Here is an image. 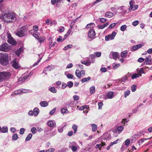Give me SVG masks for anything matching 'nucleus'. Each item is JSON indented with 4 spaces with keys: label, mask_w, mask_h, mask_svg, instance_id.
<instances>
[{
    "label": "nucleus",
    "mask_w": 152,
    "mask_h": 152,
    "mask_svg": "<svg viewBox=\"0 0 152 152\" xmlns=\"http://www.w3.org/2000/svg\"><path fill=\"white\" fill-rule=\"evenodd\" d=\"M11 63L12 66L15 69H18L20 67V66L19 65L18 62L17 61V60L15 58L13 60L11 61Z\"/></svg>",
    "instance_id": "obj_6"
},
{
    "label": "nucleus",
    "mask_w": 152,
    "mask_h": 152,
    "mask_svg": "<svg viewBox=\"0 0 152 152\" xmlns=\"http://www.w3.org/2000/svg\"><path fill=\"white\" fill-rule=\"evenodd\" d=\"M77 145L74 142H72L69 144V147L71 149L73 152L76 151L77 149Z\"/></svg>",
    "instance_id": "obj_11"
},
{
    "label": "nucleus",
    "mask_w": 152,
    "mask_h": 152,
    "mask_svg": "<svg viewBox=\"0 0 152 152\" xmlns=\"http://www.w3.org/2000/svg\"><path fill=\"white\" fill-rule=\"evenodd\" d=\"M21 47H20L19 49L17 50L15 52V53L18 56H19L22 50Z\"/></svg>",
    "instance_id": "obj_28"
},
{
    "label": "nucleus",
    "mask_w": 152,
    "mask_h": 152,
    "mask_svg": "<svg viewBox=\"0 0 152 152\" xmlns=\"http://www.w3.org/2000/svg\"><path fill=\"white\" fill-rule=\"evenodd\" d=\"M61 112L63 114V115H64V114L67 113H68L69 111L67 109L61 108Z\"/></svg>",
    "instance_id": "obj_27"
},
{
    "label": "nucleus",
    "mask_w": 152,
    "mask_h": 152,
    "mask_svg": "<svg viewBox=\"0 0 152 152\" xmlns=\"http://www.w3.org/2000/svg\"><path fill=\"white\" fill-rule=\"evenodd\" d=\"M94 54L95 56L97 57H99L101 56V53L99 52H96L94 53Z\"/></svg>",
    "instance_id": "obj_45"
},
{
    "label": "nucleus",
    "mask_w": 152,
    "mask_h": 152,
    "mask_svg": "<svg viewBox=\"0 0 152 152\" xmlns=\"http://www.w3.org/2000/svg\"><path fill=\"white\" fill-rule=\"evenodd\" d=\"M130 143V141L129 140L127 139L126 140H125V145L128 146L129 145V144Z\"/></svg>",
    "instance_id": "obj_56"
},
{
    "label": "nucleus",
    "mask_w": 152,
    "mask_h": 152,
    "mask_svg": "<svg viewBox=\"0 0 152 152\" xmlns=\"http://www.w3.org/2000/svg\"><path fill=\"white\" fill-rule=\"evenodd\" d=\"M81 62L82 64H85L87 66H89L91 63V62L89 59L87 60L86 61H81Z\"/></svg>",
    "instance_id": "obj_16"
},
{
    "label": "nucleus",
    "mask_w": 152,
    "mask_h": 152,
    "mask_svg": "<svg viewBox=\"0 0 152 152\" xmlns=\"http://www.w3.org/2000/svg\"><path fill=\"white\" fill-rule=\"evenodd\" d=\"M48 126L50 127H53L54 125L53 122L52 121H48Z\"/></svg>",
    "instance_id": "obj_40"
},
{
    "label": "nucleus",
    "mask_w": 152,
    "mask_h": 152,
    "mask_svg": "<svg viewBox=\"0 0 152 152\" xmlns=\"http://www.w3.org/2000/svg\"><path fill=\"white\" fill-rule=\"evenodd\" d=\"M3 75L1 72H0V82H2L3 80H5Z\"/></svg>",
    "instance_id": "obj_39"
},
{
    "label": "nucleus",
    "mask_w": 152,
    "mask_h": 152,
    "mask_svg": "<svg viewBox=\"0 0 152 152\" xmlns=\"http://www.w3.org/2000/svg\"><path fill=\"white\" fill-rule=\"evenodd\" d=\"M60 28L58 30V32H63L65 30V28L63 26H61L60 27Z\"/></svg>",
    "instance_id": "obj_51"
},
{
    "label": "nucleus",
    "mask_w": 152,
    "mask_h": 152,
    "mask_svg": "<svg viewBox=\"0 0 152 152\" xmlns=\"http://www.w3.org/2000/svg\"><path fill=\"white\" fill-rule=\"evenodd\" d=\"M66 125L64 126H60L58 127V131L60 133H62L63 132V129L64 127L66 126Z\"/></svg>",
    "instance_id": "obj_36"
},
{
    "label": "nucleus",
    "mask_w": 152,
    "mask_h": 152,
    "mask_svg": "<svg viewBox=\"0 0 152 152\" xmlns=\"http://www.w3.org/2000/svg\"><path fill=\"white\" fill-rule=\"evenodd\" d=\"M45 23L48 25L50 24L51 26L52 24V21L50 19H47L45 21Z\"/></svg>",
    "instance_id": "obj_35"
},
{
    "label": "nucleus",
    "mask_w": 152,
    "mask_h": 152,
    "mask_svg": "<svg viewBox=\"0 0 152 152\" xmlns=\"http://www.w3.org/2000/svg\"><path fill=\"white\" fill-rule=\"evenodd\" d=\"M124 129V127L122 126H118L117 129V130L118 132H121L123 129Z\"/></svg>",
    "instance_id": "obj_49"
},
{
    "label": "nucleus",
    "mask_w": 152,
    "mask_h": 152,
    "mask_svg": "<svg viewBox=\"0 0 152 152\" xmlns=\"http://www.w3.org/2000/svg\"><path fill=\"white\" fill-rule=\"evenodd\" d=\"M128 53L126 50L124 51L121 53V56L122 58H126L127 55Z\"/></svg>",
    "instance_id": "obj_20"
},
{
    "label": "nucleus",
    "mask_w": 152,
    "mask_h": 152,
    "mask_svg": "<svg viewBox=\"0 0 152 152\" xmlns=\"http://www.w3.org/2000/svg\"><path fill=\"white\" fill-rule=\"evenodd\" d=\"M113 15V13L110 12L108 11L105 13V16L107 17L110 18L112 17Z\"/></svg>",
    "instance_id": "obj_22"
},
{
    "label": "nucleus",
    "mask_w": 152,
    "mask_h": 152,
    "mask_svg": "<svg viewBox=\"0 0 152 152\" xmlns=\"http://www.w3.org/2000/svg\"><path fill=\"white\" fill-rule=\"evenodd\" d=\"M55 67V66L53 65H49L44 68L43 72H44V71H50L53 69Z\"/></svg>",
    "instance_id": "obj_13"
},
{
    "label": "nucleus",
    "mask_w": 152,
    "mask_h": 152,
    "mask_svg": "<svg viewBox=\"0 0 152 152\" xmlns=\"http://www.w3.org/2000/svg\"><path fill=\"white\" fill-rule=\"evenodd\" d=\"M67 77L69 79H73V76L71 74H69L66 75Z\"/></svg>",
    "instance_id": "obj_61"
},
{
    "label": "nucleus",
    "mask_w": 152,
    "mask_h": 152,
    "mask_svg": "<svg viewBox=\"0 0 152 152\" xmlns=\"http://www.w3.org/2000/svg\"><path fill=\"white\" fill-rule=\"evenodd\" d=\"M99 20L100 22L102 23H104L107 21V19L104 18H101Z\"/></svg>",
    "instance_id": "obj_59"
},
{
    "label": "nucleus",
    "mask_w": 152,
    "mask_h": 152,
    "mask_svg": "<svg viewBox=\"0 0 152 152\" xmlns=\"http://www.w3.org/2000/svg\"><path fill=\"white\" fill-rule=\"evenodd\" d=\"M91 78L90 77H88L87 78H84L81 80V82L83 83L85 82H88L90 80Z\"/></svg>",
    "instance_id": "obj_29"
},
{
    "label": "nucleus",
    "mask_w": 152,
    "mask_h": 152,
    "mask_svg": "<svg viewBox=\"0 0 152 152\" xmlns=\"http://www.w3.org/2000/svg\"><path fill=\"white\" fill-rule=\"evenodd\" d=\"M25 132V129L23 128H21L20 129L19 133L20 134H24Z\"/></svg>",
    "instance_id": "obj_60"
},
{
    "label": "nucleus",
    "mask_w": 152,
    "mask_h": 152,
    "mask_svg": "<svg viewBox=\"0 0 152 152\" xmlns=\"http://www.w3.org/2000/svg\"><path fill=\"white\" fill-rule=\"evenodd\" d=\"M109 24L108 22H107L102 25H99L97 26L99 29H102L105 27L107 26Z\"/></svg>",
    "instance_id": "obj_17"
},
{
    "label": "nucleus",
    "mask_w": 152,
    "mask_h": 152,
    "mask_svg": "<svg viewBox=\"0 0 152 152\" xmlns=\"http://www.w3.org/2000/svg\"><path fill=\"white\" fill-rule=\"evenodd\" d=\"M130 93V90H128L127 91H125L124 92V97L125 98H126L128 96Z\"/></svg>",
    "instance_id": "obj_47"
},
{
    "label": "nucleus",
    "mask_w": 152,
    "mask_h": 152,
    "mask_svg": "<svg viewBox=\"0 0 152 152\" xmlns=\"http://www.w3.org/2000/svg\"><path fill=\"white\" fill-rule=\"evenodd\" d=\"M9 45L7 43H4L0 46V51L7 52L9 50Z\"/></svg>",
    "instance_id": "obj_9"
},
{
    "label": "nucleus",
    "mask_w": 152,
    "mask_h": 152,
    "mask_svg": "<svg viewBox=\"0 0 152 152\" xmlns=\"http://www.w3.org/2000/svg\"><path fill=\"white\" fill-rule=\"evenodd\" d=\"M36 130V129L34 127H32L31 129V131L33 134H35Z\"/></svg>",
    "instance_id": "obj_55"
},
{
    "label": "nucleus",
    "mask_w": 152,
    "mask_h": 152,
    "mask_svg": "<svg viewBox=\"0 0 152 152\" xmlns=\"http://www.w3.org/2000/svg\"><path fill=\"white\" fill-rule=\"evenodd\" d=\"M89 91L90 93L91 94H94L95 91V87L94 86H93L91 87L90 88Z\"/></svg>",
    "instance_id": "obj_31"
},
{
    "label": "nucleus",
    "mask_w": 152,
    "mask_h": 152,
    "mask_svg": "<svg viewBox=\"0 0 152 152\" xmlns=\"http://www.w3.org/2000/svg\"><path fill=\"white\" fill-rule=\"evenodd\" d=\"M140 75L139 74H134L132 75V79H134L135 78H136L137 77H139Z\"/></svg>",
    "instance_id": "obj_37"
},
{
    "label": "nucleus",
    "mask_w": 152,
    "mask_h": 152,
    "mask_svg": "<svg viewBox=\"0 0 152 152\" xmlns=\"http://www.w3.org/2000/svg\"><path fill=\"white\" fill-rule=\"evenodd\" d=\"M49 90L51 92H52L53 93H55L57 92V91L56 89L55 88L53 87L50 88L49 89Z\"/></svg>",
    "instance_id": "obj_30"
},
{
    "label": "nucleus",
    "mask_w": 152,
    "mask_h": 152,
    "mask_svg": "<svg viewBox=\"0 0 152 152\" xmlns=\"http://www.w3.org/2000/svg\"><path fill=\"white\" fill-rule=\"evenodd\" d=\"M1 73L4 75V78L5 80H8L10 78L11 76V74L9 72H2Z\"/></svg>",
    "instance_id": "obj_12"
},
{
    "label": "nucleus",
    "mask_w": 152,
    "mask_h": 152,
    "mask_svg": "<svg viewBox=\"0 0 152 152\" xmlns=\"http://www.w3.org/2000/svg\"><path fill=\"white\" fill-rule=\"evenodd\" d=\"M116 33L115 31H113L112 34H110L106 36L105 37V39L106 41H108L109 39H113L115 37L116 35Z\"/></svg>",
    "instance_id": "obj_7"
},
{
    "label": "nucleus",
    "mask_w": 152,
    "mask_h": 152,
    "mask_svg": "<svg viewBox=\"0 0 152 152\" xmlns=\"http://www.w3.org/2000/svg\"><path fill=\"white\" fill-rule=\"evenodd\" d=\"M18 138V136L17 134H14L12 136V139L14 140H16Z\"/></svg>",
    "instance_id": "obj_43"
},
{
    "label": "nucleus",
    "mask_w": 152,
    "mask_h": 152,
    "mask_svg": "<svg viewBox=\"0 0 152 152\" xmlns=\"http://www.w3.org/2000/svg\"><path fill=\"white\" fill-rule=\"evenodd\" d=\"M26 28L24 26H22L19 28L18 31L16 33L17 36L20 37H22L25 35V32Z\"/></svg>",
    "instance_id": "obj_3"
},
{
    "label": "nucleus",
    "mask_w": 152,
    "mask_h": 152,
    "mask_svg": "<svg viewBox=\"0 0 152 152\" xmlns=\"http://www.w3.org/2000/svg\"><path fill=\"white\" fill-rule=\"evenodd\" d=\"M75 74L76 76L79 78H81V75L80 74V71L79 69H76L75 71Z\"/></svg>",
    "instance_id": "obj_32"
},
{
    "label": "nucleus",
    "mask_w": 152,
    "mask_h": 152,
    "mask_svg": "<svg viewBox=\"0 0 152 152\" xmlns=\"http://www.w3.org/2000/svg\"><path fill=\"white\" fill-rule=\"evenodd\" d=\"M128 80V77L127 76H124L121 79H120V81H121V82H125L126 80Z\"/></svg>",
    "instance_id": "obj_42"
},
{
    "label": "nucleus",
    "mask_w": 152,
    "mask_h": 152,
    "mask_svg": "<svg viewBox=\"0 0 152 152\" xmlns=\"http://www.w3.org/2000/svg\"><path fill=\"white\" fill-rule=\"evenodd\" d=\"M151 63V56L150 55H149L148 57H146V59L144 62V64H146L150 65Z\"/></svg>",
    "instance_id": "obj_14"
},
{
    "label": "nucleus",
    "mask_w": 152,
    "mask_h": 152,
    "mask_svg": "<svg viewBox=\"0 0 152 152\" xmlns=\"http://www.w3.org/2000/svg\"><path fill=\"white\" fill-rule=\"evenodd\" d=\"M37 36L38 37H37L36 38L38 40L39 42L40 43H42L44 42V41L45 39V37H39L37 35Z\"/></svg>",
    "instance_id": "obj_21"
},
{
    "label": "nucleus",
    "mask_w": 152,
    "mask_h": 152,
    "mask_svg": "<svg viewBox=\"0 0 152 152\" xmlns=\"http://www.w3.org/2000/svg\"><path fill=\"white\" fill-rule=\"evenodd\" d=\"M119 54L117 52H111L109 55V57L110 58H113L114 60H116L119 58Z\"/></svg>",
    "instance_id": "obj_4"
},
{
    "label": "nucleus",
    "mask_w": 152,
    "mask_h": 152,
    "mask_svg": "<svg viewBox=\"0 0 152 152\" xmlns=\"http://www.w3.org/2000/svg\"><path fill=\"white\" fill-rule=\"evenodd\" d=\"M72 128L74 130V133L75 134L77 132V126L75 125H73L72 126Z\"/></svg>",
    "instance_id": "obj_48"
},
{
    "label": "nucleus",
    "mask_w": 152,
    "mask_h": 152,
    "mask_svg": "<svg viewBox=\"0 0 152 152\" xmlns=\"http://www.w3.org/2000/svg\"><path fill=\"white\" fill-rule=\"evenodd\" d=\"M59 0H51V4L53 5H55L56 3H58Z\"/></svg>",
    "instance_id": "obj_54"
},
{
    "label": "nucleus",
    "mask_w": 152,
    "mask_h": 152,
    "mask_svg": "<svg viewBox=\"0 0 152 152\" xmlns=\"http://www.w3.org/2000/svg\"><path fill=\"white\" fill-rule=\"evenodd\" d=\"M95 26V25L94 23H90L87 24L86 26V28H92Z\"/></svg>",
    "instance_id": "obj_25"
},
{
    "label": "nucleus",
    "mask_w": 152,
    "mask_h": 152,
    "mask_svg": "<svg viewBox=\"0 0 152 152\" xmlns=\"http://www.w3.org/2000/svg\"><path fill=\"white\" fill-rule=\"evenodd\" d=\"M7 41L8 43L12 45H16V41L12 37L8 39Z\"/></svg>",
    "instance_id": "obj_15"
},
{
    "label": "nucleus",
    "mask_w": 152,
    "mask_h": 152,
    "mask_svg": "<svg viewBox=\"0 0 152 152\" xmlns=\"http://www.w3.org/2000/svg\"><path fill=\"white\" fill-rule=\"evenodd\" d=\"M32 135L30 133L26 137V138L25 140L26 141H29V140L31 138Z\"/></svg>",
    "instance_id": "obj_38"
},
{
    "label": "nucleus",
    "mask_w": 152,
    "mask_h": 152,
    "mask_svg": "<svg viewBox=\"0 0 152 152\" xmlns=\"http://www.w3.org/2000/svg\"><path fill=\"white\" fill-rule=\"evenodd\" d=\"M91 126L92 127V131L93 132L96 131L97 129V126L94 124H92Z\"/></svg>",
    "instance_id": "obj_33"
},
{
    "label": "nucleus",
    "mask_w": 152,
    "mask_h": 152,
    "mask_svg": "<svg viewBox=\"0 0 152 152\" xmlns=\"http://www.w3.org/2000/svg\"><path fill=\"white\" fill-rule=\"evenodd\" d=\"M139 23L138 20H135L132 22V25L134 26H136Z\"/></svg>",
    "instance_id": "obj_57"
},
{
    "label": "nucleus",
    "mask_w": 152,
    "mask_h": 152,
    "mask_svg": "<svg viewBox=\"0 0 152 152\" xmlns=\"http://www.w3.org/2000/svg\"><path fill=\"white\" fill-rule=\"evenodd\" d=\"M137 86L135 85H132L131 87V89L132 92H134L136 90Z\"/></svg>",
    "instance_id": "obj_50"
},
{
    "label": "nucleus",
    "mask_w": 152,
    "mask_h": 152,
    "mask_svg": "<svg viewBox=\"0 0 152 152\" xmlns=\"http://www.w3.org/2000/svg\"><path fill=\"white\" fill-rule=\"evenodd\" d=\"M74 100H75L77 101L79 99V96L76 95H75L73 96Z\"/></svg>",
    "instance_id": "obj_62"
},
{
    "label": "nucleus",
    "mask_w": 152,
    "mask_h": 152,
    "mask_svg": "<svg viewBox=\"0 0 152 152\" xmlns=\"http://www.w3.org/2000/svg\"><path fill=\"white\" fill-rule=\"evenodd\" d=\"M116 23H113L111 24L108 27V28L109 29H112L113 27H114L116 25Z\"/></svg>",
    "instance_id": "obj_52"
},
{
    "label": "nucleus",
    "mask_w": 152,
    "mask_h": 152,
    "mask_svg": "<svg viewBox=\"0 0 152 152\" xmlns=\"http://www.w3.org/2000/svg\"><path fill=\"white\" fill-rule=\"evenodd\" d=\"M134 2L132 0L129 2L130 7L129 8V10L134 11L138 9V5L136 4L134 5Z\"/></svg>",
    "instance_id": "obj_5"
},
{
    "label": "nucleus",
    "mask_w": 152,
    "mask_h": 152,
    "mask_svg": "<svg viewBox=\"0 0 152 152\" xmlns=\"http://www.w3.org/2000/svg\"><path fill=\"white\" fill-rule=\"evenodd\" d=\"M105 145L106 144L104 142H102L99 144H97L96 145V148H99V149H100L102 147Z\"/></svg>",
    "instance_id": "obj_26"
},
{
    "label": "nucleus",
    "mask_w": 152,
    "mask_h": 152,
    "mask_svg": "<svg viewBox=\"0 0 152 152\" xmlns=\"http://www.w3.org/2000/svg\"><path fill=\"white\" fill-rule=\"evenodd\" d=\"M113 96L114 93L113 91H110L107 94V97L108 99H111L113 98Z\"/></svg>",
    "instance_id": "obj_18"
},
{
    "label": "nucleus",
    "mask_w": 152,
    "mask_h": 152,
    "mask_svg": "<svg viewBox=\"0 0 152 152\" xmlns=\"http://www.w3.org/2000/svg\"><path fill=\"white\" fill-rule=\"evenodd\" d=\"M148 140V139L146 138H142L138 142L139 145H141L143 142H144L145 140Z\"/></svg>",
    "instance_id": "obj_41"
},
{
    "label": "nucleus",
    "mask_w": 152,
    "mask_h": 152,
    "mask_svg": "<svg viewBox=\"0 0 152 152\" xmlns=\"http://www.w3.org/2000/svg\"><path fill=\"white\" fill-rule=\"evenodd\" d=\"M0 62L3 66H6L8 64V57L7 53H0Z\"/></svg>",
    "instance_id": "obj_2"
},
{
    "label": "nucleus",
    "mask_w": 152,
    "mask_h": 152,
    "mask_svg": "<svg viewBox=\"0 0 152 152\" xmlns=\"http://www.w3.org/2000/svg\"><path fill=\"white\" fill-rule=\"evenodd\" d=\"M23 75V77H20L18 79V81L19 82L22 81V82H23L24 81L29 78L30 76H31L30 74H28L27 73H25Z\"/></svg>",
    "instance_id": "obj_8"
},
{
    "label": "nucleus",
    "mask_w": 152,
    "mask_h": 152,
    "mask_svg": "<svg viewBox=\"0 0 152 152\" xmlns=\"http://www.w3.org/2000/svg\"><path fill=\"white\" fill-rule=\"evenodd\" d=\"M67 85L69 88H71L73 85V83L71 81H69L67 83Z\"/></svg>",
    "instance_id": "obj_44"
},
{
    "label": "nucleus",
    "mask_w": 152,
    "mask_h": 152,
    "mask_svg": "<svg viewBox=\"0 0 152 152\" xmlns=\"http://www.w3.org/2000/svg\"><path fill=\"white\" fill-rule=\"evenodd\" d=\"M22 93H23L24 92L21 90H18L15 92V94H17Z\"/></svg>",
    "instance_id": "obj_53"
},
{
    "label": "nucleus",
    "mask_w": 152,
    "mask_h": 152,
    "mask_svg": "<svg viewBox=\"0 0 152 152\" xmlns=\"http://www.w3.org/2000/svg\"><path fill=\"white\" fill-rule=\"evenodd\" d=\"M2 16L4 20L7 22H13V20L15 18V14L12 13H4Z\"/></svg>",
    "instance_id": "obj_1"
},
{
    "label": "nucleus",
    "mask_w": 152,
    "mask_h": 152,
    "mask_svg": "<svg viewBox=\"0 0 152 152\" xmlns=\"http://www.w3.org/2000/svg\"><path fill=\"white\" fill-rule=\"evenodd\" d=\"M33 114L34 116H37L39 113V110L38 108L35 107L33 110Z\"/></svg>",
    "instance_id": "obj_19"
},
{
    "label": "nucleus",
    "mask_w": 152,
    "mask_h": 152,
    "mask_svg": "<svg viewBox=\"0 0 152 152\" xmlns=\"http://www.w3.org/2000/svg\"><path fill=\"white\" fill-rule=\"evenodd\" d=\"M100 71L102 72H104L107 71V69L105 67H102L101 68Z\"/></svg>",
    "instance_id": "obj_63"
},
{
    "label": "nucleus",
    "mask_w": 152,
    "mask_h": 152,
    "mask_svg": "<svg viewBox=\"0 0 152 152\" xmlns=\"http://www.w3.org/2000/svg\"><path fill=\"white\" fill-rule=\"evenodd\" d=\"M1 129V132L2 133H5L8 131V128L6 126H3Z\"/></svg>",
    "instance_id": "obj_24"
},
{
    "label": "nucleus",
    "mask_w": 152,
    "mask_h": 152,
    "mask_svg": "<svg viewBox=\"0 0 152 152\" xmlns=\"http://www.w3.org/2000/svg\"><path fill=\"white\" fill-rule=\"evenodd\" d=\"M99 106V109H100L102 108V107L103 105V103L102 102H99L98 103Z\"/></svg>",
    "instance_id": "obj_64"
},
{
    "label": "nucleus",
    "mask_w": 152,
    "mask_h": 152,
    "mask_svg": "<svg viewBox=\"0 0 152 152\" xmlns=\"http://www.w3.org/2000/svg\"><path fill=\"white\" fill-rule=\"evenodd\" d=\"M127 26L126 25L122 26L120 27V30L122 31H124L126 29Z\"/></svg>",
    "instance_id": "obj_46"
},
{
    "label": "nucleus",
    "mask_w": 152,
    "mask_h": 152,
    "mask_svg": "<svg viewBox=\"0 0 152 152\" xmlns=\"http://www.w3.org/2000/svg\"><path fill=\"white\" fill-rule=\"evenodd\" d=\"M89 58L92 60L91 63H94V61L93 60L95 58V56L94 54H90L89 56Z\"/></svg>",
    "instance_id": "obj_34"
},
{
    "label": "nucleus",
    "mask_w": 152,
    "mask_h": 152,
    "mask_svg": "<svg viewBox=\"0 0 152 152\" xmlns=\"http://www.w3.org/2000/svg\"><path fill=\"white\" fill-rule=\"evenodd\" d=\"M64 39H63V40H62V37L61 36H59V37L57 38V41L58 42H59L60 41H61L62 42L64 40Z\"/></svg>",
    "instance_id": "obj_58"
},
{
    "label": "nucleus",
    "mask_w": 152,
    "mask_h": 152,
    "mask_svg": "<svg viewBox=\"0 0 152 152\" xmlns=\"http://www.w3.org/2000/svg\"><path fill=\"white\" fill-rule=\"evenodd\" d=\"M39 104L42 107H46L48 105V103L45 101H42L41 102L39 103Z\"/></svg>",
    "instance_id": "obj_23"
},
{
    "label": "nucleus",
    "mask_w": 152,
    "mask_h": 152,
    "mask_svg": "<svg viewBox=\"0 0 152 152\" xmlns=\"http://www.w3.org/2000/svg\"><path fill=\"white\" fill-rule=\"evenodd\" d=\"M96 35L95 32L93 28H91L89 30L88 36L90 38H93Z\"/></svg>",
    "instance_id": "obj_10"
}]
</instances>
